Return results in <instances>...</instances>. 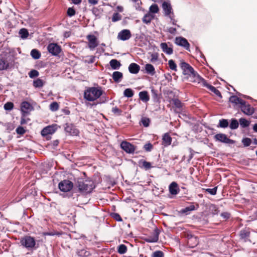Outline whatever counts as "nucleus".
Listing matches in <instances>:
<instances>
[{
	"label": "nucleus",
	"instance_id": "obj_55",
	"mask_svg": "<svg viewBox=\"0 0 257 257\" xmlns=\"http://www.w3.org/2000/svg\"><path fill=\"white\" fill-rule=\"evenodd\" d=\"M164 254L161 251H156L153 254V257H163Z\"/></svg>",
	"mask_w": 257,
	"mask_h": 257
},
{
	"label": "nucleus",
	"instance_id": "obj_16",
	"mask_svg": "<svg viewBox=\"0 0 257 257\" xmlns=\"http://www.w3.org/2000/svg\"><path fill=\"white\" fill-rule=\"evenodd\" d=\"M57 128V127L56 124L48 126L42 130L41 134L43 136H47L49 134H52L55 132Z\"/></svg>",
	"mask_w": 257,
	"mask_h": 257
},
{
	"label": "nucleus",
	"instance_id": "obj_57",
	"mask_svg": "<svg viewBox=\"0 0 257 257\" xmlns=\"http://www.w3.org/2000/svg\"><path fill=\"white\" fill-rule=\"evenodd\" d=\"M145 150L147 151H151L153 148V145L151 143H148L144 145Z\"/></svg>",
	"mask_w": 257,
	"mask_h": 257
},
{
	"label": "nucleus",
	"instance_id": "obj_7",
	"mask_svg": "<svg viewBox=\"0 0 257 257\" xmlns=\"http://www.w3.org/2000/svg\"><path fill=\"white\" fill-rule=\"evenodd\" d=\"M214 138L216 141L225 144H233L234 143V141L227 138V136L224 134H217L214 136Z\"/></svg>",
	"mask_w": 257,
	"mask_h": 257
},
{
	"label": "nucleus",
	"instance_id": "obj_14",
	"mask_svg": "<svg viewBox=\"0 0 257 257\" xmlns=\"http://www.w3.org/2000/svg\"><path fill=\"white\" fill-rule=\"evenodd\" d=\"M64 128L65 132L71 135L77 136L78 135V130L71 123H66L64 125Z\"/></svg>",
	"mask_w": 257,
	"mask_h": 257
},
{
	"label": "nucleus",
	"instance_id": "obj_4",
	"mask_svg": "<svg viewBox=\"0 0 257 257\" xmlns=\"http://www.w3.org/2000/svg\"><path fill=\"white\" fill-rule=\"evenodd\" d=\"M180 67L183 71V74L184 75H188L190 77H193L195 78L199 77V75L194 71L193 68L187 63L184 61H181Z\"/></svg>",
	"mask_w": 257,
	"mask_h": 257
},
{
	"label": "nucleus",
	"instance_id": "obj_44",
	"mask_svg": "<svg viewBox=\"0 0 257 257\" xmlns=\"http://www.w3.org/2000/svg\"><path fill=\"white\" fill-rule=\"evenodd\" d=\"M59 108V104L57 102H53L50 105V109L52 111H55Z\"/></svg>",
	"mask_w": 257,
	"mask_h": 257
},
{
	"label": "nucleus",
	"instance_id": "obj_25",
	"mask_svg": "<svg viewBox=\"0 0 257 257\" xmlns=\"http://www.w3.org/2000/svg\"><path fill=\"white\" fill-rule=\"evenodd\" d=\"M145 70L146 73L151 76H153L155 73V69L154 67L150 64H147L145 65Z\"/></svg>",
	"mask_w": 257,
	"mask_h": 257
},
{
	"label": "nucleus",
	"instance_id": "obj_32",
	"mask_svg": "<svg viewBox=\"0 0 257 257\" xmlns=\"http://www.w3.org/2000/svg\"><path fill=\"white\" fill-rule=\"evenodd\" d=\"M239 124L242 128H245L249 126L250 121L244 118H240L239 119Z\"/></svg>",
	"mask_w": 257,
	"mask_h": 257
},
{
	"label": "nucleus",
	"instance_id": "obj_12",
	"mask_svg": "<svg viewBox=\"0 0 257 257\" xmlns=\"http://www.w3.org/2000/svg\"><path fill=\"white\" fill-rule=\"evenodd\" d=\"M120 147L125 152L129 154L133 153L135 151V147L134 146L126 141H123L121 142L120 144Z\"/></svg>",
	"mask_w": 257,
	"mask_h": 257
},
{
	"label": "nucleus",
	"instance_id": "obj_63",
	"mask_svg": "<svg viewBox=\"0 0 257 257\" xmlns=\"http://www.w3.org/2000/svg\"><path fill=\"white\" fill-rule=\"evenodd\" d=\"M114 217L118 221H122V219H121L120 216L119 214H117V213H115L114 214Z\"/></svg>",
	"mask_w": 257,
	"mask_h": 257
},
{
	"label": "nucleus",
	"instance_id": "obj_60",
	"mask_svg": "<svg viewBox=\"0 0 257 257\" xmlns=\"http://www.w3.org/2000/svg\"><path fill=\"white\" fill-rule=\"evenodd\" d=\"M133 2L136 4V9H138L140 7V5L142 4L141 0H131Z\"/></svg>",
	"mask_w": 257,
	"mask_h": 257
},
{
	"label": "nucleus",
	"instance_id": "obj_23",
	"mask_svg": "<svg viewBox=\"0 0 257 257\" xmlns=\"http://www.w3.org/2000/svg\"><path fill=\"white\" fill-rule=\"evenodd\" d=\"M162 144L167 147L171 145L172 142V138L168 134H165L163 137Z\"/></svg>",
	"mask_w": 257,
	"mask_h": 257
},
{
	"label": "nucleus",
	"instance_id": "obj_64",
	"mask_svg": "<svg viewBox=\"0 0 257 257\" xmlns=\"http://www.w3.org/2000/svg\"><path fill=\"white\" fill-rule=\"evenodd\" d=\"M88 2L89 4L93 5H95L98 3V0H88Z\"/></svg>",
	"mask_w": 257,
	"mask_h": 257
},
{
	"label": "nucleus",
	"instance_id": "obj_50",
	"mask_svg": "<svg viewBox=\"0 0 257 257\" xmlns=\"http://www.w3.org/2000/svg\"><path fill=\"white\" fill-rule=\"evenodd\" d=\"M75 11L73 8H69L67 10V14L70 17H72L75 15Z\"/></svg>",
	"mask_w": 257,
	"mask_h": 257
},
{
	"label": "nucleus",
	"instance_id": "obj_35",
	"mask_svg": "<svg viewBox=\"0 0 257 257\" xmlns=\"http://www.w3.org/2000/svg\"><path fill=\"white\" fill-rule=\"evenodd\" d=\"M191 242H193V244L191 245V247H194L196 246L198 243V239L196 236H192L188 240V243L190 244Z\"/></svg>",
	"mask_w": 257,
	"mask_h": 257
},
{
	"label": "nucleus",
	"instance_id": "obj_47",
	"mask_svg": "<svg viewBox=\"0 0 257 257\" xmlns=\"http://www.w3.org/2000/svg\"><path fill=\"white\" fill-rule=\"evenodd\" d=\"M39 72L36 70H32L29 73V76L30 78H33L39 75Z\"/></svg>",
	"mask_w": 257,
	"mask_h": 257
},
{
	"label": "nucleus",
	"instance_id": "obj_49",
	"mask_svg": "<svg viewBox=\"0 0 257 257\" xmlns=\"http://www.w3.org/2000/svg\"><path fill=\"white\" fill-rule=\"evenodd\" d=\"M217 189V187H215L214 188H213L212 189H210V188L206 189L205 190V192L209 193L211 195H215L216 194Z\"/></svg>",
	"mask_w": 257,
	"mask_h": 257
},
{
	"label": "nucleus",
	"instance_id": "obj_39",
	"mask_svg": "<svg viewBox=\"0 0 257 257\" xmlns=\"http://www.w3.org/2000/svg\"><path fill=\"white\" fill-rule=\"evenodd\" d=\"M127 247L124 244H120L118 246L117 251L120 254H124L126 252Z\"/></svg>",
	"mask_w": 257,
	"mask_h": 257
},
{
	"label": "nucleus",
	"instance_id": "obj_19",
	"mask_svg": "<svg viewBox=\"0 0 257 257\" xmlns=\"http://www.w3.org/2000/svg\"><path fill=\"white\" fill-rule=\"evenodd\" d=\"M160 47L163 52L166 54L171 55L173 53V48L169 47L166 43H162L160 44Z\"/></svg>",
	"mask_w": 257,
	"mask_h": 257
},
{
	"label": "nucleus",
	"instance_id": "obj_51",
	"mask_svg": "<svg viewBox=\"0 0 257 257\" xmlns=\"http://www.w3.org/2000/svg\"><path fill=\"white\" fill-rule=\"evenodd\" d=\"M141 122L144 126L147 127L149 125L150 121L148 118L144 117L142 119Z\"/></svg>",
	"mask_w": 257,
	"mask_h": 257
},
{
	"label": "nucleus",
	"instance_id": "obj_48",
	"mask_svg": "<svg viewBox=\"0 0 257 257\" xmlns=\"http://www.w3.org/2000/svg\"><path fill=\"white\" fill-rule=\"evenodd\" d=\"M14 104L11 102H8L4 105V108L6 110H11L13 108Z\"/></svg>",
	"mask_w": 257,
	"mask_h": 257
},
{
	"label": "nucleus",
	"instance_id": "obj_28",
	"mask_svg": "<svg viewBox=\"0 0 257 257\" xmlns=\"http://www.w3.org/2000/svg\"><path fill=\"white\" fill-rule=\"evenodd\" d=\"M240 237L244 239L245 241L247 240L250 235V232L248 229H243L240 231Z\"/></svg>",
	"mask_w": 257,
	"mask_h": 257
},
{
	"label": "nucleus",
	"instance_id": "obj_43",
	"mask_svg": "<svg viewBox=\"0 0 257 257\" xmlns=\"http://www.w3.org/2000/svg\"><path fill=\"white\" fill-rule=\"evenodd\" d=\"M168 65L171 70L175 71H177V65L173 60L171 59L169 60Z\"/></svg>",
	"mask_w": 257,
	"mask_h": 257
},
{
	"label": "nucleus",
	"instance_id": "obj_52",
	"mask_svg": "<svg viewBox=\"0 0 257 257\" xmlns=\"http://www.w3.org/2000/svg\"><path fill=\"white\" fill-rule=\"evenodd\" d=\"M210 90L214 92L216 95L219 96H221V93L218 90H217L215 87L212 86H210Z\"/></svg>",
	"mask_w": 257,
	"mask_h": 257
},
{
	"label": "nucleus",
	"instance_id": "obj_41",
	"mask_svg": "<svg viewBox=\"0 0 257 257\" xmlns=\"http://www.w3.org/2000/svg\"><path fill=\"white\" fill-rule=\"evenodd\" d=\"M149 10L150 13L156 14L159 11V7L156 4H153L150 6Z\"/></svg>",
	"mask_w": 257,
	"mask_h": 257
},
{
	"label": "nucleus",
	"instance_id": "obj_58",
	"mask_svg": "<svg viewBox=\"0 0 257 257\" xmlns=\"http://www.w3.org/2000/svg\"><path fill=\"white\" fill-rule=\"evenodd\" d=\"M143 166L146 169H149L151 168V164L150 162L147 161H144L143 163Z\"/></svg>",
	"mask_w": 257,
	"mask_h": 257
},
{
	"label": "nucleus",
	"instance_id": "obj_34",
	"mask_svg": "<svg viewBox=\"0 0 257 257\" xmlns=\"http://www.w3.org/2000/svg\"><path fill=\"white\" fill-rule=\"evenodd\" d=\"M31 56L35 59H38L41 57V53L37 49H33L31 52Z\"/></svg>",
	"mask_w": 257,
	"mask_h": 257
},
{
	"label": "nucleus",
	"instance_id": "obj_15",
	"mask_svg": "<svg viewBox=\"0 0 257 257\" xmlns=\"http://www.w3.org/2000/svg\"><path fill=\"white\" fill-rule=\"evenodd\" d=\"M88 41V47L90 50L94 49L98 45L96 37L93 35H88L87 36Z\"/></svg>",
	"mask_w": 257,
	"mask_h": 257
},
{
	"label": "nucleus",
	"instance_id": "obj_30",
	"mask_svg": "<svg viewBox=\"0 0 257 257\" xmlns=\"http://www.w3.org/2000/svg\"><path fill=\"white\" fill-rule=\"evenodd\" d=\"M229 126V122L227 119H221L219 120V123L217 125L218 127L221 128H226Z\"/></svg>",
	"mask_w": 257,
	"mask_h": 257
},
{
	"label": "nucleus",
	"instance_id": "obj_42",
	"mask_svg": "<svg viewBox=\"0 0 257 257\" xmlns=\"http://www.w3.org/2000/svg\"><path fill=\"white\" fill-rule=\"evenodd\" d=\"M195 210V206L194 205H191L189 206L185 207L184 209H182V212L188 214L190 211H193Z\"/></svg>",
	"mask_w": 257,
	"mask_h": 257
},
{
	"label": "nucleus",
	"instance_id": "obj_21",
	"mask_svg": "<svg viewBox=\"0 0 257 257\" xmlns=\"http://www.w3.org/2000/svg\"><path fill=\"white\" fill-rule=\"evenodd\" d=\"M112 78L115 82L119 83L123 78V74L119 71H114L112 74Z\"/></svg>",
	"mask_w": 257,
	"mask_h": 257
},
{
	"label": "nucleus",
	"instance_id": "obj_31",
	"mask_svg": "<svg viewBox=\"0 0 257 257\" xmlns=\"http://www.w3.org/2000/svg\"><path fill=\"white\" fill-rule=\"evenodd\" d=\"M239 122L235 118H232L230 120V123L229 125L231 130H235L238 127Z\"/></svg>",
	"mask_w": 257,
	"mask_h": 257
},
{
	"label": "nucleus",
	"instance_id": "obj_33",
	"mask_svg": "<svg viewBox=\"0 0 257 257\" xmlns=\"http://www.w3.org/2000/svg\"><path fill=\"white\" fill-rule=\"evenodd\" d=\"M195 79V80L197 81L198 83H202L204 86L208 88L209 89H210V86H212V85L209 84L203 78L200 77L199 75V77H196Z\"/></svg>",
	"mask_w": 257,
	"mask_h": 257
},
{
	"label": "nucleus",
	"instance_id": "obj_26",
	"mask_svg": "<svg viewBox=\"0 0 257 257\" xmlns=\"http://www.w3.org/2000/svg\"><path fill=\"white\" fill-rule=\"evenodd\" d=\"M109 64L113 70L118 69L121 66L120 63L116 59H112L110 60Z\"/></svg>",
	"mask_w": 257,
	"mask_h": 257
},
{
	"label": "nucleus",
	"instance_id": "obj_59",
	"mask_svg": "<svg viewBox=\"0 0 257 257\" xmlns=\"http://www.w3.org/2000/svg\"><path fill=\"white\" fill-rule=\"evenodd\" d=\"M221 216L225 219H228L230 217V214L227 212L221 213Z\"/></svg>",
	"mask_w": 257,
	"mask_h": 257
},
{
	"label": "nucleus",
	"instance_id": "obj_17",
	"mask_svg": "<svg viewBox=\"0 0 257 257\" xmlns=\"http://www.w3.org/2000/svg\"><path fill=\"white\" fill-rule=\"evenodd\" d=\"M229 100L231 103L234 104V106H238L239 107L241 104H243V103H244L243 100L235 95L230 96Z\"/></svg>",
	"mask_w": 257,
	"mask_h": 257
},
{
	"label": "nucleus",
	"instance_id": "obj_56",
	"mask_svg": "<svg viewBox=\"0 0 257 257\" xmlns=\"http://www.w3.org/2000/svg\"><path fill=\"white\" fill-rule=\"evenodd\" d=\"M16 132L18 134L23 135L25 133V130L23 127L19 126L16 129Z\"/></svg>",
	"mask_w": 257,
	"mask_h": 257
},
{
	"label": "nucleus",
	"instance_id": "obj_10",
	"mask_svg": "<svg viewBox=\"0 0 257 257\" xmlns=\"http://www.w3.org/2000/svg\"><path fill=\"white\" fill-rule=\"evenodd\" d=\"M175 43L177 45L184 47L186 50L190 51V44L186 39L182 37H176Z\"/></svg>",
	"mask_w": 257,
	"mask_h": 257
},
{
	"label": "nucleus",
	"instance_id": "obj_29",
	"mask_svg": "<svg viewBox=\"0 0 257 257\" xmlns=\"http://www.w3.org/2000/svg\"><path fill=\"white\" fill-rule=\"evenodd\" d=\"M154 16L150 13H148L144 16L142 21L144 23L148 24L151 22Z\"/></svg>",
	"mask_w": 257,
	"mask_h": 257
},
{
	"label": "nucleus",
	"instance_id": "obj_36",
	"mask_svg": "<svg viewBox=\"0 0 257 257\" xmlns=\"http://www.w3.org/2000/svg\"><path fill=\"white\" fill-rule=\"evenodd\" d=\"M19 34L22 39H26L28 37L29 33L27 29H21L19 31Z\"/></svg>",
	"mask_w": 257,
	"mask_h": 257
},
{
	"label": "nucleus",
	"instance_id": "obj_46",
	"mask_svg": "<svg viewBox=\"0 0 257 257\" xmlns=\"http://www.w3.org/2000/svg\"><path fill=\"white\" fill-rule=\"evenodd\" d=\"M242 143L244 147H248L251 144V140L248 138H245L242 140Z\"/></svg>",
	"mask_w": 257,
	"mask_h": 257
},
{
	"label": "nucleus",
	"instance_id": "obj_3",
	"mask_svg": "<svg viewBox=\"0 0 257 257\" xmlns=\"http://www.w3.org/2000/svg\"><path fill=\"white\" fill-rule=\"evenodd\" d=\"M21 245L28 250H32L35 247L36 240L31 236H25L20 240Z\"/></svg>",
	"mask_w": 257,
	"mask_h": 257
},
{
	"label": "nucleus",
	"instance_id": "obj_20",
	"mask_svg": "<svg viewBox=\"0 0 257 257\" xmlns=\"http://www.w3.org/2000/svg\"><path fill=\"white\" fill-rule=\"evenodd\" d=\"M169 192L172 195H176L178 193V184L175 182H172L169 185Z\"/></svg>",
	"mask_w": 257,
	"mask_h": 257
},
{
	"label": "nucleus",
	"instance_id": "obj_8",
	"mask_svg": "<svg viewBox=\"0 0 257 257\" xmlns=\"http://www.w3.org/2000/svg\"><path fill=\"white\" fill-rule=\"evenodd\" d=\"M239 107L244 114L248 116L252 115L254 111L253 107L251 106L248 103H247L244 100L243 104H241Z\"/></svg>",
	"mask_w": 257,
	"mask_h": 257
},
{
	"label": "nucleus",
	"instance_id": "obj_24",
	"mask_svg": "<svg viewBox=\"0 0 257 257\" xmlns=\"http://www.w3.org/2000/svg\"><path fill=\"white\" fill-rule=\"evenodd\" d=\"M9 66V63L6 58L0 57V70L7 69Z\"/></svg>",
	"mask_w": 257,
	"mask_h": 257
},
{
	"label": "nucleus",
	"instance_id": "obj_11",
	"mask_svg": "<svg viewBox=\"0 0 257 257\" xmlns=\"http://www.w3.org/2000/svg\"><path fill=\"white\" fill-rule=\"evenodd\" d=\"M160 231L158 228H155L151 235L147 237L145 240L147 242H157L159 240Z\"/></svg>",
	"mask_w": 257,
	"mask_h": 257
},
{
	"label": "nucleus",
	"instance_id": "obj_54",
	"mask_svg": "<svg viewBox=\"0 0 257 257\" xmlns=\"http://www.w3.org/2000/svg\"><path fill=\"white\" fill-rule=\"evenodd\" d=\"M112 112L114 114L119 115L121 114L122 111L117 107H114L112 108Z\"/></svg>",
	"mask_w": 257,
	"mask_h": 257
},
{
	"label": "nucleus",
	"instance_id": "obj_9",
	"mask_svg": "<svg viewBox=\"0 0 257 257\" xmlns=\"http://www.w3.org/2000/svg\"><path fill=\"white\" fill-rule=\"evenodd\" d=\"M47 49L48 52L53 56L58 55L61 51L60 46L56 43H50L48 45Z\"/></svg>",
	"mask_w": 257,
	"mask_h": 257
},
{
	"label": "nucleus",
	"instance_id": "obj_40",
	"mask_svg": "<svg viewBox=\"0 0 257 257\" xmlns=\"http://www.w3.org/2000/svg\"><path fill=\"white\" fill-rule=\"evenodd\" d=\"M173 104L177 107V108H181L182 107V103L180 101V100L177 98H174L172 100Z\"/></svg>",
	"mask_w": 257,
	"mask_h": 257
},
{
	"label": "nucleus",
	"instance_id": "obj_6",
	"mask_svg": "<svg viewBox=\"0 0 257 257\" xmlns=\"http://www.w3.org/2000/svg\"><path fill=\"white\" fill-rule=\"evenodd\" d=\"M162 7L165 17H169L174 15L172 6L169 2L164 1L162 3Z\"/></svg>",
	"mask_w": 257,
	"mask_h": 257
},
{
	"label": "nucleus",
	"instance_id": "obj_61",
	"mask_svg": "<svg viewBox=\"0 0 257 257\" xmlns=\"http://www.w3.org/2000/svg\"><path fill=\"white\" fill-rule=\"evenodd\" d=\"M168 32L171 34H175L176 33V29L170 27L168 29Z\"/></svg>",
	"mask_w": 257,
	"mask_h": 257
},
{
	"label": "nucleus",
	"instance_id": "obj_5",
	"mask_svg": "<svg viewBox=\"0 0 257 257\" xmlns=\"http://www.w3.org/2000/svg\"><path fill=\"white\" fill-rule=\"evenodd\" d=\"M58 186L61 191L67 192L72 189L73 183L68 180H64L59 183Z\"/></svg>",
	"mask_w": 257,
	"mask_h": 257
},
{
	"label": "nucleus",
	"instance_id": "obj_22",
	"mask_svg": "<svg viewBox=\"0 0 257 257\" xmlns=\"http://www.w3.org/2000/svg\"><path fill=\"white\" fill-rule=\"evenodd\" d=\"M31 104L27 101H24L21 104V111L23 113H27L31 108Z\"/></svg>",
	"mask_w": 257,
	"mask_h": 257
},
{
	"label": "nucleus",
	"instance_id": "obj_27",
	"mask_svg": "<svg viewBox=\"0 0 257 257\" xmlns=\"http://www.w3.org/2000/svg\"><path fill=\"white\" fill-rule=\"evenodd\" d=\"M139 95L140 99L144 102H147L150 99L148 92L146 91H141L139 93Z\"/></svg>",
	"mask_w": 257,
	"mask_h": 257
},
{
	"label": "nucleus",
	"instance_id": "obj_45",
	"mask_svg": "<svg viewBox=\"0 0 257 257\" xmlns=\"http://www.w3.org/2000/svg\"><path fill=\"white\" fill-rule=\"evenodd\" d=\"M121 19V16L118 13H115L113 14L112 17V21L113 22H115L118 21Z\"/></svg>",
	"mask_w": 257,
	"mask_h": 257
},
{
	"label": "nucleus",
	"instance_id": "obj_38",
	"mask_svg": "<svg viewBox=\"0 0 257 257\" xmlns=\"http://www.w3.org/2000/svg\"><path fill=\"white\" fill-rule=\"evenodd\" d=\"M44 85L43 81L42 79L38 78L33 81V85L35 87H42Z\"/></svg>",
	"mask_w": 257,
	"mask_h": 257
},
{
	"label": "nucleus",
	"instance_id": "obj_13",
	"mask_svg": "<svg viewBox=\"0 0 257 257\" xmlns=\"http://www.w3.org/2000/svg\"><path fill=\"white\" fill-rule=\"evenodd\" d=\"M132 34L128 29H123L120 31L117 35V39L122 41H126L131 38Z\"/></svg>",
	"mask_w": 257,
	"mask_h": 257
},
{
	"label": "nucleus",
	"instance_id": "obj_1",
	"mask_svg": "<svg viewBox=\"0 0 257 257\" xmlns=\"http://www.w3.org/2000/svg\"><path fill=\"white\" fill-rule=\"evenodd\" d=\"M75 185L79 191L83 194H86L92 192L95 187L94 182L91 180H84L82 178H78Z\"/></svg>",
	"mask_w": 257,
	"mask_h": 257
},
{
	"label": "nucleus",
	"instance_id": "obj_2",
	"mask_svg": "<svg viewBox=\"0 0 257 257\" xmlns=\"http://www.w3.org/2000/svg\"><path fill=\"white\" fill-rule=\"evenodd\" d=\"M103 92L100 87H88L84 90V98L88 101H93L99 98Z\"/></svg>",
	"mask_w": 257,
	"mask_h": 257
},
{
	"label": "nucleus",
	"instance_id": "obj_62",
	"mask_svg": "<svg viewBox=\"0 0 257 257\" xmlns=\"http://www.w3.org/2000/svg\"><path fill=\"white\" fill-rule=\"evenodd\" d=\"M158 59V56L156 54H152L151 55V62H154L156 61Z\"/></svg>",
	"mask_w": 257,
	"mask_h": 257
},
{
	"label": "nucleus",
	"instance_id": "obj_18",
	"mask_svg": "<svg viewBox=\"0 0 257 257\" xmlns=\"http://www.w3.org/2000/svg\"><path fill=\"white\" fill-rule=\"evenodd\" d=\"M128 68L131 73L137 74L140 71V66L135 63H132L129 65Z\"/></svg>",
	"mask_w": 257,
	"mask_h": 257
},
{
	"label": "nucleus",
	"instance_id": "obj_53",
	"mask_svg": "<svg viewBox=\"0 0 257 257\" xmlns=\"http://www.w3.org/2000/svg\"><path fill=\"white\" fill-rule=\"evenodd\" d=\"M175 14H174L173 15H172V16L169 17L168 18L170 19V22L172 25L177 26L178 27H179L180 26L179 25H177L176 24L177 21L176 20H175Z\"/></svg>",
	"mask_w": 257,
	"mask_h": 257
},
{
	"label": "nucleus",
	"instance_id": "obj_37",
	"mask_svg": "<svg viewBox=\"0 0 257 257\" xmlns=\"http://www.w3.org/2000/svg\"><path fill=\"white\" fill-rule=\"evenodd\" d=\"M134 94L133 90L131 88H126L123 91L124 96L128 98L133 97Z\"/></svg>",
	"mask_w": 257,
	"mask_h": 257
}]
</instances>
